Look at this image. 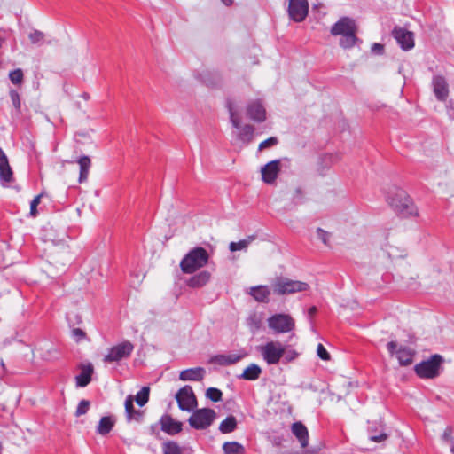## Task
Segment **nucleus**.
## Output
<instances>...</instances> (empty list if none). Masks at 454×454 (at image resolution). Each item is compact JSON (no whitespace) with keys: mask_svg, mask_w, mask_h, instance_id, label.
Here are the masks:
<instances>
[{"mask_svg":"<svg viewBox=\"0 0 454 454\" xmlns=\"http://www.w3.org/2000/svg\"><path fill=\"white\" fill-rule=\"evenodd\" d=\"M208 252L202 247L192 248L181 260L180 268L184 274H192L208 263Z\"/></svg>","mask_w":454,"mask_h":454,"instance_id":"1","label":"nucleus"},{"mask_svg":"<svg viewBox=\"0 0 454 454\" xmlns=\"http://www.w3.org/2000/svg\"><path fill=\"white\" fill-rule=\"evenodd\" d=\"M391 207L402 217L417 216L418 209L405 191L396 189L393 195L387 196Z\"/></svg>","mask_w":454,"mask_h":454,"instance_id":"2","label":"nucleus"},{"mask_svg":"<svg viewBox=\"0 0 454 454\" xmlns=\"http://www.w3.org/2000/svg\"><path fill=\"white\" fill-rule=\"evenodd\" d=\"M443 357L439 354L431 356L427 360L422 361L414 366L416 374L421 379H434L442 370Z\"/></svg>","mask_w":454,"mask_h":454,"instance_id":"3","label":"nucleus"},{"mask_svg":"<svg viewBox=\"0 0 454 454\" xmlns=\"http://www.w3.org/2000/svg\"><path fill=\"white\" fill-rule=\"evenodd\" d=\"M273 293L278 295L291 294L298 292L307 291L309 286L306 282L292 280L287 278L279 277L271 285Z\"/></svg>","mask_w":454,"mask_h":454,"instance_id":"4","label":"nucleus"},{"mask_svg":"<svg viewBox=\"0 0 454 454\" xmlns=\"http://www.w3.org/2000/svg\"><path fill=\"white\" fill-rule=\"evenodd\" d=\"M216 417L215 411L211 408L194 410L188 419L191 427L196 430H204L209 427Z\"/></svg>","mask_w":454,"mask_h":454,"instance_id":"5","label":"nucleus"},{"mask_svg":"<svg viewBox=\"0 0 454 454\" xmlns=\"http://www.w3.org/2000/svg\"><path fill=\"white\" fill-rule=\"evenodd\" d=\"M134 350V345L129 340H124L110 348L104 356L105 363H118L130 356Z\"/></svg>","mask_w":454,"mask_h":454,"instance_id":"6","label":"nucleus"},{"mask_svg":"<svg viewBox=\"0 0 454 454\" xmlns=\"http://www.w3.org/2000/svg\"><path fill=\"white\" fill-rule=\"evenodd\" d=\"M387 349L391 356H395L401 366H409L413 363L415 350L406 346H400L397 348V343L394 340L387 344Z\"/></svg>","mask_w":454,"mask_h":454,"instance_id":"7","label":"nucleus"},{"mask_svg":"<svg viewBox=\"0 0 454 454\" xmlns=\"http://www.w3.org/2000/svg\"><path fill=\"white\" fill-rule=\"evenodd\" d=\"M268 325L277 333H285L294 329L295 322L290 315L279 313L268 318Z\"/></svg>","mask_w":454,"mask_h":454,"instance_id":"8","label":"nucleus"},{"mask_svg":"<svg viewBox=\"0 0 454 454\" xmlns=\"http://www.w3.org/2000/svg\"><path fill=\"white\" fill-rule=\"evenodd\" d=\"M259 351L268 364H277L284 355V346L278 341H270L263 346H260Z\"/></svg>","mask_w":454,"mask_h":454,"instance_id":"9","label":"nucleus"},{"mask_svg":"<svg viewBox=\"0 0 454 454\" xmlns=\"http://www.w3.org/2000/svg\"><path fill=\"white\" fill-rule=\"evenodd\" d=\"M175 397L181 411H192L198 404L192 387L189 385L181 387Z\"/></svg>","mask_w":454,"mask_h":454,"instance_id":"10","label":"nucleus"},{"mask_svg":"<svg viewBox=\"0 0 454 454\" xmlns=\"http://www.w3.org/2000/svg\"><path fill=\"white\" fill-rule=\"evenodd\" d=\"M309 12V3L307 0H289L288 14L295 22L303 21Z\"/></svg>","mask_w":454,"mask_h":454,"instance_id":"11","label":"nucleus"},{"mask_svg":"<svg viewBox=\"0 0 454 454\" xmlns=\"http://www.w3.org/2000/svg\"><path fill=\"white\" fill-rule=\"evenodd\" d=\"M159 425L160 426V430L170 436L176 435L183 430V423L176 420L171 415L167 413L160 418Z\"/></svg>","mask_w":454,"mask_h":454,"instance_id":"12","label":"nucleus"},{"mask_svg":"<svg viewBox=\"0 0 454 454\" xmlns=\"http://www.w3.org/2000/svg\"><path fill=\"white\" fill-rule=\"evenodd\" d=\"M393 37L403 51H410L414 47L413 33L400 27H395L392 31Z\"/></svg>","mask_w":454,"mask_h":454,"instance_id":"13","label":"nucleus"},{"mask_svg":"<svg viewBox=\"0 0 454 454\" xmlns=\"http://www.w3.org/2000/svg\"><path fill=\"white\" fill-rule=\"evenodd\" d=\"M247 115L252 121L261 123L266 120V110L260 99L252 100L247 105Z\"/></svg>","mask_w":454,"mask_h":454,"instance_id":"14","label":"nucleus"},{"mask_svg":"<svg viewBox=\"0 0 454 454\" xmlns=\"http://www.w3.org/2000/svg\"><path fill=\"white\" fill-rule=\"evenodd\" d=\"M262 179L268 184H272L280 172V160H274L262 168Z\"/></svg>","mask_w":454,"mask_h":454,"instance_id":"15","label":"nucleus"},{"mask_svg":"<svg viewBox=\"0 0 454 454\" xmlns=\"http://www.w3.org/2000/svg\"><path fill=\"white\" fill-rule=\"evenodd\" d=\"M433 91L437 100L445 101L449 96V85L442 75H434L432 79Z\"/></svg>","mask_w":454,"mask_h":454,"instance_id":"16","label":"nucleus"},{"mask_svg":"<svg viewBox=\"0 0 454 454\" xmlns=\"http://www.w3.org/2000/svg\"><path fill=\"white\" fill-rule=\"evenodd\" d=\"M353 31H356V26L354 20L348 17L340 18L331 27V34L333 35H343Z\"/></svg>","mask_w":454,"mask_h":454,"instance_id":"17","label":"nucleus"},{"mask_svg":"<svg viewBox=\"0 0 454 454\" xmlns=\"http://www.w3.org/2000/svg\"><path fill=\"white\" fill-rule=\"evenodd\" d=\"M67 320L69 326L72 328V337L76 342H79L82 338L85 337V332L81 328L75 327L76 325H80L82 322V315L75 311H69L67 313Z\"/></svg>","mask_w":454,"mask_h":454,"instance_id":"18","label":"nucleus"},{"mask_svg":"<svg viewBox=\"0 0 454 454\" xmlns=\"http://www.w3.org/2000/svg\"><path fill=\"white\" fill-rule=\"evenodd\" d=\"M13 181V172L5 153L0 148V183L2 185Z\"/></svg>","mask_w":454,"mask_h":454,"instance_id":"19","label":"nucleus"},{"mask_svg":"<svg viewBox=\"0 0 454 454\" xmlns=\"http://www.w3.org/2000/svg\"><path fill=\"white\" fill-rule=\"evenodd\" d=\"M368 437L374 442H381L388 438V434L384 431L383 425L378 421L368 423Z\"/></svg>","mask_w":454,"mask_h":454,"instance_id":"20","label":"nucleus"},{"mask_svg":"<svg viewBox=\"0 0 454 454\" xmlns=\"http://www.w3.org/2000/svg\"><path fill=\"white\" fill-rule=\"evenodd\" d=\"M246 353L238 355V354H218L215 355L210 358V363L218 364L220 366H228L232 365L238 362H239L243 357L246 356Z\"/></svg>","mask_w":454,"mask_h":454,"instance_id":"21","label":"nucleus"},{"mask_svg":"<svg viewBox=\"0 0 454 454\" xmlns=\"http://www.w3.org/2000/svg\"><path fill=\"white\" fill-rule=\"evenodd\" d=\"M206 371L203 367H194L180 372L179 380L183 381H201L204 379Z\"/></svg>","mask_w":454,"mask_h":454,"instance_id":"22","label":"nucleus"},{"mask_svg":"<svg viewBox=\"0 0 454 454\" xmlns=\"http://www.w3.org/2000/svg\"><path fill=\"white\" fill-rule=\"evenodd\" d=\"M211 278V273L201 270L186 280V285L191 288H200L206 286Z\"/></svg>","mask_w":454,"mask_h":454,"instance_id":"23","label":"nucleus"},{"mask_svg":"<svg viewBox=\"0 0 454 454\" xmlns=\"http://www.w3.org/2000/svg\"><path fill=\"white\" fill-rule=\"evenodd\" d=\"M125 413L127 417V420H136L137 422L142 421L143 419V411L139 410H136L134 407V397L132 395H128L126 397L125 403Z\"/></svg>","mask_w":454,"mask_h":454,"instance_id":"24","label":"nucleus"},{"mask_svg":"<svg viewBox=\"0 0 454 454\" xmlns=\"http://www.w3.org/2000/svg\"><path fill=\"white\" fill-rule=\"evenodd\" d=\"M292 433L298 439L302 448L309 444V432L307 427L300 421L294 422L292 425Z\"/></svg>","mask_w":454,"mask_h":454,"instance_id":"25","label":"nucleus"},{"mask_svg":"<svg viewBox=\"0 0 454 454\" xmlns=\"http://www.w3.org/2000/svg\"><path fill=\"white\" fill-rule=\"evenodd\" d=\"M248 294L258 302H269L270 290L267 286H256L250 288Z\"/></svg>","mask_w":454,"mask_h":454,"instance_id":"26","label":"nucleus"},{"mask_svg":"<svg viewBox=\"0 0 454 454\" xmlns=\"http://www.w3.org/2000/svg\"><path fill=\"white\" fill-rule=\"evenodd\" d=\"M262 374V368L256 364H251L246 367L243 372L238 376L239 379L246 380H255Z\"/></svg>","mask_w":454,"mask_h":454,"instance_id":"27","label":"nucleus"},{"mask_svg":"<svg viewBox=\"0 0 454 454\" xmlns=\"http://www.w3.org/2000/svg\"><path fill=\"white\" fill-rule=\"evenodd\" d=\"M341 160V154L335 153H325L320 157V169L321 174L324 175V170L329 168L332 165L339 162Z\"/></svg>","mask_w":454,"mask_h":454,"instance_id":"28","label":"nucleus"},{"mask_svg":"<svg viewBox=\"0 0 454 454\" xmlns=\"http://www.w3.org/2000/svg\"><path fill=\"white\" fill-rule=\"evenodd\" d=\"M114 419L111 416L102 417L97 427V433L101 435H106L113 429L114 426Z\"/></svg>","mask_w":454,"mask_h":454,"instance_id":"29","label":"nucleus"},{"mask_svg":"<svg viewBox=\"0 0 454 454\" xmlns=\"http://www.w3.org/2000/svg\"><path fill=\"white\" fill-rule=\"evenodd\" d=\"M224 454H246L245 447L238 442H226L223 444Z\"/></svg>","mask_w":454,"mask_h":454,"instance_id":"30","label":"nucleus"},{"mask_svg":"<svg viewBox=\"0 0 454 454\" xmlns=\"http://www.w3.org/2000/svg\"><path fill=\"white\" fill-rule=\"evenodd\" d=\"M237 428V419L233 415H229L219 425V431L222 434H229L235 431Z\"/></svg>","mask_w":454,"mask_h":454,"instance_id":"31","label":"nucleus"},{"mask_svg":"<svg viewBox=\"0 0 454 454\" xmlns=\"http://www.w3.org/2000/svg\"><path fill=\"white\" fill-rule=\"evenodd\" d=\"M163 454H183V449L178 442L168 440L162 443Z\"/></svg>","mask_w":454,"mask_h":454,"instance_id":"32","label":"nucleus"},{"mask_svg":"<svg viewBox=\"0 0 454 454\" xmlns=\"http://www.w3.org/2000/svg\"><path fill=\"white\" fill-rule=\"evenodd\" d=\"M201 81L208 87H215L219 84L221 79L217 74L209 71L203 72L200 74Z\"/></svg>","mask_w":454,"mask_h":454,"instance_id":"33","label":"nucleus"},{"mask_svg":"<svg viewBox=\"0 0 454 454\" xmlns=\"http://www.w3.org/2000/svg\"><path fill=\"white\" fill-rule=\"evenodd\" d=\"M358 38L356 35V31L341 35L340 39V45L344 49H349L353 47Z\"/></svg>","mask_w":454,"mask_h":454,"instance_id":"34","label":"nucleus"},{"mask_svg":"<svg viewBox=\"0 0 454 454\" xmlns=\"http://www.w3.org/2000/svg\"><path fill=\"white\" fill-rule=\"evenodd\" d=\"M226 107L229 111L230 121H231L232 126L235 129H239L240 128V120L239 117H237L236 113L234 111V104H233L232 99H231V98L226 99Z\"/></svg>","mask_w":454,"mask_h":454,"instance_id":"35","label":"nucleus"},{"mask_svg":"<svg viewBox=\"0 0 454 454\" xmlns=\"http://www.w3.org/2000/svg\"><path fill=\"white\" fill-rule=\"evenodd\" d=\"M150 387H143L136 395V402L138 406L143 407L149 401Z\"/></svg>","mask_w":454,"mask_h":454,"instance_id":"36","label":"nucleus"},{"mask_svg":"<svg viewBox=\"0 0 454 454\" xmlns=\"http://www.w3.org/2000/svg\"><path fill=\"white\" fill-rule=\"evenodd\" d=\"M254 129L250 124H246L240 129L239 139L244 142H250L253 139Z\"/></svg>","mask_w":454,"mask_h":454,"instance_id":"37","label":"nucleus"},{"mask_svg":"<svg viewBox=\"0 0 454 454\" xmlns=\"http://www.w3.org/2000/svg\"><path fill=\"white\" fill-rule=\"evenodd\" d=\"M206 397L212 402L217 403L222 401L223 392L216 387H209L206 391Z\"/></svg>","mask_w":454,"mask_h":454,"instance_id":"38","label":"nucleus"},{"mask_svg":"<svg viewBox=\"0 0 454 454\" xmlns=\"http://www.w3.org/2000/svg\"><path fill=\"white\" fill-rule=\"evenodd\" d=\"M23 78H24L23 71L20 68L12 70L9 74V79L15 85L21 84L23 82Z\"/></svg>","mask_w":454,"mask_h":454,"instance_id":"39","label":"nucleus"},{"mask_svg":"<svg viewBox=\"0 0 454 454\" xmlns=\"http://www.w3.org/2000/svg\"><path fill=\"white\" fill-rule=\"evenodd\" d=\"M454 429L452 427L450 426H448L443 434H442V439L444 442L450 444V446L451 447L452 444L454 443Z\"/></svg>","mask_w":454,"mask_h":454,"instance_id":"40","label":"nucleus"},{"mask_svg":"<svg viewBox=\"0 0 454 454\" xmlns=\"http://www.w3.org/2000/svg\"><path fill=\"white\" fill-rule=\"evenodd\" d=\"M299 356V353L294 349L286 350L284 348V355L282 356L283 364H288L294 361Z\"/></svg>","mask_w":454,"mask_h":454,"instance_id":"41","label":"nucleus"},{"mask_svg":"<svg viewBox=\"0 0 454 454\" xmlns=\"http://www.w3.org/2000/svg\"><path fill=\"white\" fill-rule=\"evenodd\" d=\"M12 103L18 113H20V97L17 90L12 89L9 92Z\"/></svg>","mask_w":454,"mask_h":454,"instance_id":"42","label":"nucleus"},{"mask_svg":"<svg viewBox=\"0 0 454 454\" xmlns=\"http://www.w3.org/2000/svg\"><path fill=\"white\" fill-rule=\"evenodd\" d=\"M80 373L76 376V386L79 387H85V364L81 363L79 365Z\"/></svg>","mask_w":454,"mask_h":454,"instance_id":"43","label":"nucleus"},{"mask_svg":"<svg viewBox=\"0 0 454 454\" xmlns=\"http://www.w3.org/2000/svg\"><path fill=\"white\" fill-rule=\"evenodd\" d=\"M304 202V193L301 187L295 189V192L292 198V203L296 206Z\"/></svg>","mask_w":454,"mask_h":454,"instance_id":"44","label":"nucleus"},{"mask_svg":"<svg viewBox=\"0 0 454 454\" xmlns=\"http://www.w3.org/2000/svg\"><path fill=\"white\" fill-rule=\"evenodd\" d=\"M247 247V241H245L244 239H241L238 242H231L229 245V249L231 252H236L239 250H245Z\"/></svg>","mask_w":454,"mask_h":454,"instance_id":"45","label":"nucleus"},{"mask_svg":"<svg viewBox=\"0 0 454 454\" xmlns=\"http://www.w3.org/2000/svg\"><path fill=\"white\" fill-rule=\"evenodd\" d=\"M278 143V139L276 137H270L267 138L266 140L262 141L259 145L258 149H259V151H262L265 148L272 147V146L276 145Z\"/></svg>","mask_w":454,"mask_h":454,"instance_id":"46","label":"nucleus"},{"mask_svg":"<svg viewBox=\"0 0 454 454\" xmlns=\"http://www.w3.org/2000/svg\"><path fill=\"white\" fill-rule=\"evenodd\" d=\"M317 234L318 239H320L325 246H329V239L331 236L330 232L323 230L322 228H317Z\"/></svg>","mask_w":454,"mask_h":454,"instance_id":"47","label":"nucleus"},{"mask_svg":"<svg viewBox=\"0 0 454 454\" xmlns=\"http://www.w3.org/2000/svg\"><path fill=\"white\" fill-rule=\"evenodd\" d=\"M44 35L39 30H34L29 34V39L32 43H38L43 40Z\"/></svg>","mask_w":454,"mask_h":454,"instance_id":"48","label":"nucleus"},{"mask_svg":"<svg viewBox=\"0 0 454 454\" xmlns=\"http://www.w3.org/2000/svg\"><path fill=\"white\" fill-rule=\"evenodd\" d=\"M317 356L324 361L330 360V354L326 350V348L322 345L318 344L317 348Z\"/></svg>","mask_w":454,"mask_h":454,"instance_id":"49","label":"nucleus"},{"mask_svg":"<svg viewBox=\"0 0 454 454\" xmlns=\"http://www.w3.org/2000/svg\"><path fill=\"white\" fill-rule=\"evenodd\" d=\"M78 163L80 166L79 181L82 183L85 179V155L79 158Z\"/></svg>","mask_w":454,"mask_h":454,"instance_id":"50","label":"nucleus"},{"mask_svg":"<svg viewBox=\"0 0 454 454\" xmlns=\"http://www.w3.org/2000/svg\"><path fill=\"white\" fill-rule=\"evenodd\" d=\"M41 197H42V195H41V194H39V195L35 196V197L33 199V200L31 201V203H30V215H31L32 216H35V215H36V214H37V209H36V207H37V205L40 203Z\"/></svg>","mask_w":454,"mask_h":454,"instance_id":"51","label":"nucleus"},{"mask_svg":"<svg viewBox=\"0 0 454 454\" xmlns=\"http://www.w3.org/2000/svg\"><path fill=\"white\" fill-rule=\"evenodd\" d=\"M371 51L376 55H382L384 53V45L379 43H374L371 47Z\"/></svg>","mask_w":454,"mask_h":454,"instance_id":"52","label":"nucleus"},{"mask_svg":"<svg viewBox=\"0 0 454 454\" xmlns=\"http://www.w3.org/2000/svg\"><path fill=\"white\" fill-rule=\"evenodd\" d=\"M82 414H85V399H82L79 402L78 407L75 411V415L77 417Z\"/></svg>","mask_w":454,"mask_h":454,"instance_id":"53","label":"nucleus"},{"mask_svg":"<svg viewBox=\"0 0 454 454\" xmlns=\"http://www.w3.org/2000/svg\"><path fill=\"white\" fill-rule=\"evenodd\" d=\"M94 372L93 364L87 362V385L92 380V374Z\"/></svg>","mask_w":454,"mask_h":454,"instance_id":"54","label":"nucleus"},{"mask_svg":"<svg viewBox=\"0 0 454 454\" xmlns=\"http://www.w3.org/2000/svg\"><path fill=\"white\" fill-rule=\"evenodd\" d=\"M317 308L316 306H311L309 309H308V317H309V320L310 322V324L313 323V317L317 314Z\"/></svg>","mask_w":454,"mask_h":454,"instance_id":"55","label":"nucleus"},{"mask_svg":"<svg viewBox=\"0 0 454 454\" xmlns=\"http://www.w3.org/2000/svg\"><path fill=\"white\" fill-rule=\"evenodd\" d=\"M447 109L450 116L454 117V100L450 99L447 104Z\"/></svg>","mask_w":454,"mask_h":454,"instance_id":"56","label":"nucleus"},{"mask_svg":"<svg viewBox=\"0 0 454 454\" xmlns=\"http://www.w3.org/2000/svg\"><path fill=\"white\" fill-rule=\"evenodd\" d=\"M255 235H250L248 236L247 239H244L245 241H247V247L249 246V244L255 239Z\"/></svg>","mask_w":454,"mask_h":454,"instance_id":"57","label":"nucleus"},{"mask_svg":"<svg viewBox=\"0 0 454 454\" xmlns=\"http://www.w3.org/2000/svg\"><path fill=\"white\" fill-rule=\"evenodd\" d=\"M221 1L226 6H231L233 4V0H221Z\"/></svg>","mask_w":454,"mask_h":454,"instance_id":"58","label":"nucleus"},{"mask_svg":"<svg viewBox=\"0 0 454 454\" xmlns=\"http://www.w3.org/2000/svg\"><path fill=\"white\" fill-rule=\"evenodd\" d=\"M90 166V159L89 156H87V171L89 170Z\"/></svg>","mask_w":454,"mask_h":454,"instance_id":"59","label":"nucleus"},{"mask_svg":"<svg viewBox=\"0 0 454 454\" xmlns=\"http://www.w3.org/2000/svg\"><path fill=\"white\" fill-rule=\"evenodd\" d=\"M450 451L454 454V443L452 444V446L450 447Z\"/></svg>","mask_w":454,"mask_h":454,"instance_id":"60","label":"nucleus"},{"mask_svg":"<svg viewBox=\"0 0 454 454\" xmlns=\"http://www.w3.org/2000/svg\"><path fill=\"white\" fill-rule=\"evenodd\" d=\"M90 402H89V401H87V403H86V405H87V411H88V410H89V408H90Z\"/></svg>","mask_w":454,"mask_h":454,"instance_id":"61","label":"nucleus"}]
</instances>
